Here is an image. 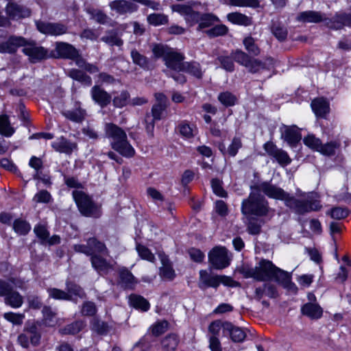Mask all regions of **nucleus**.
Returning <instances> with one entry per match:
<instances>
[{
	"mask_svg": "<svg viewBox=\"0 0 351 351\" xmlns=\"http://www.w3.org/2000/svg\"><path fill=\"white\" fill-rule=\"evenodd\" d=\"M152 52L157 58H162L167 71H182L184 56L172 48L161 44L154 45Z\"/></svg>",
	"mask_w": 351,
	"mask_h": 351,
	"instance_id": "2",
	"label": "nucleus"
},
{
	"mask_svg": "<svg viewBox=\"0 0 351 351\" xmlns=\"http://www.w3.org/2000/svg\"><path fill=\"white\" fill-rule=\"evenodd\" d=\"M251 190H256L259 193L263 192L267 196L285 201L287 199L289 194L284 191L283 189L276 186L272 185L269 182H264L259 184H256L251 186Z\"/></svg>",
	"mask_w": 351,
	"mask_h": 351,
	"instance_id": "8",
	"label": "nucleus"
},
{
	"mask_svg": "<svg viewBox=\"0 0 351 351\" xmlns=\"http://www.w3.org/2000/svg\"><path fill=\"white\" fill-rule=\"evenodd\" d=\"M52 147L58 152L70 154L77 147L75 143H71L64 137L52 144Z\"/></svg>",
	"mask_w": 351,
	"mask_h": 351,
	"instance_id": "28",
	"label": "nucleus"
},
{
	"mask_svg": "<svg viewBox=\"0 0 351 351\" xmlns=\"http://www.w3.org/2000/svg\"><path fill=\"white\" fill-rule=\"evenodd\" d=\"M147 21L154 26L165 25L168 23V16L164 14H151L147 16Z\"/></svg>",
	"mask_w": 351,
	"mask_h": 351,
	"instance_id": "49",
	"label": "nucleus"
},
{
	"mask_svg": "<svg viewBox=\"0 0 351 351\" xmlns=\"http://www.w3.org/2000/svg\"><path fill=\"white\" fill-rule=\"evenodd\" d=\"M105 133L110 139L111 147L124 157H132L135 151L128 141L125 132L118 125L108 123L105 125Z\"/></svg>",
	"mask_w": 351,
	"mask_h": 351,
	"instance_id": "1",
	"label": "nucleus"
},
{
	"mask_svg": "<svg viewBox=\"0 0 351 351\" xmlns=\"http://www.w3.org/2000/svg\"><path fill=\"white\" fill-rule=\"evenodd\" d=\"M250 73H255L261 70L267 69L266 63L259 60L250 58L248 64L245 66Z\"/></svg>",
	"mask_w": 351,
	"mask_h": 351,
	"instance_id": "47",
	"label": "nucleus"
},
{
	"mask_svg": "<svg viewBox=\"0 0 351 351\" xmlns=\"http://www.w3.org/2000/svg\"><path fill=\"white\" fill-rule=\"evenodd\" d=\"M130 97V93L127 90L121 91L119 95L113 98L112 103L114 106L116 108L125 106L129 102Z\"/></svg>",
	"mask_w": 351,
	"mask_h": 351,
	"instance_id": "48",
	"label": "nucleus"
},
{
	"mask_svg": "<svg viewBox=\"0 0 351 351\" xmlns=\"http://www.w3.org/2000/svg\"><path fill=\"white\" fill-rule=\"evenodd\" d=\"M276 267L271 261L262 260L255 267L243 266L239 269V272L245 278H253L258 281H267L273 279Z\"/></svg>",
	"mask_w": 351,
	"mask_h": 351,
	"instance_id": "4",
	"label": "nucleus"
},
{
	"mask_svg": "<svg viewBox=\"0 0 351 351\" xmlns=\"http://www.w3.org/2000/svg\"><path fill=\"white\" fill-rule=\"evenodd\" d=\"M311 108L316 116L320 117H324L329 111L328 103L323 98L313 100Z\"/></svg>",
	"mask_w": 351,
	"mask_h": 351,
	"instance_id": "27",
	"label": "nucleus"
},
{
	"mask_svg": "<svg viewBox=\"0 0 351 351\" xmlns=\"http://www.w3.org/2000/svg\"><path fill=\"white\" fill-rule=\"evenodd\" d=\"M179 339L176 335L171 334L166 336L161 341L164 351H174L178 345Z\"/></svg>",
	"mask_w": 351,
	"mask_h": 351,
	"instance_id": "37",
	"label": "nucleus"
},
{
	"mask_svg": "<svg viewBox=\"0 0 351 351\" xmlns=\"http://www.w3.org/2000/svg\"><path fill=\"white\" fill-rule=\"evenodd\" d=\"M242 147L241 139L239 137H234L230 145L228 146L226 152L232 157L237 155L239 149Z\"/></svg>",
	"mask_w": 351,
	"mask_h": 351,
	"instance_id": "62",
	"label": "nucleus"
},
{
	"mask_svg": "<svg viewBox=\"0 0 351 351\" xmlns=\"http://www.w3.org/2000/svg\"><path fill=\"white\" fill-rule=\"evenodd\" d=\"M218 21H219V18L212 13H201L197 29L202 30V29L209 27Z\"/></svg>",
	"mask_w": 351,
	"mask_h": 351,
	"instance_id": "32",
	"label": "nucleus"
},
{
	"mask_svg": "<svg viewBox=\"0 0 351 351\" xmlns=\"http://www.w3.org/2000/svg\"><path fill=\"white\" fill-rule=\"evenodd\" d=\"M302 313L312 319L320 318L323 313L322 307L316 303L308 302L304 304L301 308Z\"/></svg>",
	"mask_w": 351,
	"mask_h": 351,
	"instance_id": "23",
	"label": "nucleus"
},
{
	"mask_svg": "<svg viewBox=\"0 0 351 351\" xmlns=\"http://www.w3.org/2000/svg\"><path fill=\"white\" fill-rule=\"evenodd\" d=\"M23 302V297L18 292L13 290L5 297V303L12 308L20 307Z\"/></svg>",
	"mask_w": 351,
	"mask_h": 351,
	"instance_id": "39",
	"label": "nucleus"
},
{
	"mask_svg": "<svg viewBox=\"0 0 351 351\" xmlns=\"http://www.w3.org/2000/svg\"><path fill=\"white\" fill-rule=\"evenodd\" d=\"M73 197L80 213L83 215L90 217H99L100 216V210L98 206L84 192L74 191L73 192Z\"/></svg>",
	"mask_w": 351,
	"mask_h": 351,
	"instance_id": "5",
	"label": "nucleus"
},
{
	"mask_svg": "<svg viewBox=\"0 0 351 351\" xmlns=\"http://www.w3.org/2000/svg\"><path fill=\"white\" fill-rule=\"evenodd\" d=\"M232 58L239 64L244 66L245 67L248 64L250 59L251 58L247 53L242 51L241 50H236L231 53Z\"/></svg>",
	"mask_w": 351,
	"mask_h": 351,
	"instance_id": "56",
	"label": "nucleus"
},
{
	"mask_svg": "<svg viewBox=\"0 0 351 351\" xmlns=\"http://www.w3.org/2000/svg\"><path fill=\"white\" fill-rule=\"evenodd\" d=\"M136 250L141 258L149 262H154L155 256L147 247L143 245L138 244L136 245Z\"/></svg>",
	"mask_w": 351,
	"mask_h": 351,
	"instance_id": "63",
	"label": "nucleus"
},
{
	"mask_svg": "<svg viewBox=\"0 0 351 351\" xmlns=\"http://www.w3.org/2000/svg\"><path fill=\"white\" fill-rule=\"evenodd\" d=\"M162 266L160 267V276L165 279L172 280L176 276L175 271L169 260L165 256L160 254Z\"/></svg>",
	"mask_w": 351,
	"mask_h": 351,
	"instance_id": "25",
	"label": "nucleus"
},
{
	"mask_svg": "<svg viewBox=\"0 0 351 351\" xmlns=\"http://www.w3.org/2000/svg\"><path fill=\"white\" fill-rule=\"evenodd\" d=\"M83 326V322L77 321L66 326L64 328H62L60 331L64 335H75L79 332Z\"/></svg>",
	"mask_w": 351,
	"mask_h": 351,
	"instance_id": "53",
	"label": "nucleus"
},
{
	"mask_svg": "<svg viewBox=\"0 0 351 351\" xmlns=\"http://www.w3.org/2000/svg\"><path fill=\"white\" fill-rule=\"evenodd\" d=\"M66 293H69L71 295V299H67V300L74 301L75 302H76V298L83 299L86 297V293L82 289V288L79 285L71 282L67 281L66 282Z\"/></svg>",
	"mask_w": 351,
	"mask_h": 351,
	"instance_id": "30",
	"label": "nucleus"
},
{
	"mask_svg": "<svg viewBox=\"0 0 351 351\" xmlns=\"http://www.w3.org/2000/svg\"><path fill=\"white\" fill-rule=\"evenodd\" d=\"M276 270L274 272L273 279L282 285L285 288L295 293L297 291L296 286L291 281V275L289 273L276 267Z\"/></svg>",
	"mask_w": 351,
	"mask_h": 351,
	"instance_id": "17",
	"label": "nucleus"
},
{
	"mask_svg": "<svg viewBox=\"0 0 351 351\" xmlns=\"http://www.w3.org/2000/svg\"><path fill=\"white\" fill-rule=\"evenodd\" d=\"M269 211L267 201L256 190H252L248 197L242 202L241 212L243 215L261 217L267 215Z\"/></svg>",
	"mask_w": 351,
	"mask_h": 351,
	"instance_id": "3",
	"label": "nucleus"
},
{
	"mask_svg": "<svg viewBox=\"0 0 351 351\" xmlns=\"http://www.w3.org/2000/svg\"><path fill=\"white\" fill-rule=\"evenodd\" d=\"M120 283L126 289H132L137 283L136 279L132 274L125 267H122L119 271Z\"/></svg>",
	"mask_w": 351,
	"mask_h": 351,
	"instance_id": "26",
	"label": "nucleus"
},
{
	"mask_svg": "<svg viewBox=\"0 0 351 351\" xmlns=\"http://www.w3.org/2000/svg\"><path fill=\"white\" fill-rule=\"evenodd\" d=\"M15 284L14 278H10L8 280L0 279V296L5 297L14 289Z\"/></svg>",
	"mask_w": 351,
	"mask_h": 351,
	"instance_id": "57",
	"label": "nucleus"
},
{
	"mask_svg": "<svg viewBox=\"0 0 351 351\" xmlns=\"http://www.w3.org/2000/svg\"><path fill=\"white\" fill-rule=\"evenodd\" d=\"M51 194L46 190H40L33 197V201L36 203L47 204L51 200Z\"/></svg>",
	"mask_w": 351,
	"mask_h": 351,
	"instance_id": "64",
	"label": "nucleus"
},
{
	"mask_svg": "<svg viewBox=\"0 0 351 351\" xmlns=\"http://www.w3.org/2000/svg\"><path fill=\"white\" fill-rule=\"evenodd\" d=\"M228 334L234 342H242L246 337L245 332L232 323L225 322L224 335Z\"/></svg>",
	"mask_w": 351,
	"mask_h": 351,
	"instance_id": "21",
	"label": "nucleus"
},
{
	"mask_svg": "<svg viewBox=\"0 0 351 351\" xmlns=\"http://www.w3.org/2000/svg\"><path fill=\"white\" fill-rule=\"evenodd\" d=\"M211 265L217 269H222L230 265L227 250L223 247H215L208 254Z\"/></svg>",
	"mask_w": 351,
	"mask_h": 351,
	"instance_id": "7",
	"label": "nucleus"
},
{
	"mask_svg": "<svg viewBox=\"0 0 351 351\" xmlns=\"http://www.w3.org/2000/svg\"><path fill=\"white\" fill-rule=\"evenodd\" d=\"M228 31V28L225 25H217L213 27L206 31V34L210 38L221 36L226 35Z\"/></svg>",
	"mask_w": 351,
	"mask_h": 351,
	"instance_id": "52",
	"label": "nucleus"
},
{
	"mask_svg": "<svg viewBox=\"0 0 351 351\" xmlns=\"http://www.w3.org/2000/svg\"><path fill=\"white\" fill-rule=\"evenodd\" d=\"M339 147V144L335 141L328 142L325 144H321L318 152L324 156H332L335 154L336 149Z\"/></svg>",
	"mask_w": 351,
	"mask_h": 351,
	"instance_id": "46",
	"label": "nucleus"
},
{
	"mask_svg": "<svg viewBox=\"0 0 351 351\" xmlns=\"http://www.w3.org/2000/svg\"><path fill=\"white\" fill-rule=\"evenodd\" d=\"M227 19L232 23L239 25L249 26L252 24L251 17L237 12L229 13Z\"/></svg>",
	"mask_w": 351,
	"mask_h": 351,
	"instance_id": "31",
	"label": "nucleus"
},
{
	"mask_svg": "<svg viewBox=\"0 0 351 351\" xmlns=\"http://www.w3.org/2000/svg\"><path fill=\"white\" fill-rule=\"evenodd\" d=\"M303 142L307 147L317 152H318L322 144L320 139L315 137L313 134H308L305 136Z\"/></svg>",
	"mask_w": 351,
	"mask_h": 351,
	"instance_id": "55",
	"label": "nucleus"
},
{
	"mask_svg": "<svg viewBox=\"0 0 351 351\" xmlns=\"http://www.w3.org/2000/svg\"><path fill=\"white\" fill-rule=\"evenodd\" d=\"M90 261L93 268L100 274H106L112 269V265L99 255L92 256Z\"/></svg>",
	"mask_w": 351,
	"mask_h": 351,
	"instance_id": "22",
	"label": "nucleus"
},
{
	"mask_svg": "<svg viewBox=\"0 0 351 351\" xmlns=\"http://www.w3.org/2000/svg\"><path fill=\"white\" fill-rule=\"evenodd\" d=\"M23 52L28 56V59L32 63L38 62L47 57V50L43 47L38 46L34 42H27L26 40Z\"/></svg>",
	"mask_w": 351,
	"mask_h": 351,
	"instance_id": "9",
	"label": "nucleus"
},
{
	"mask_svg": "<svg viewBox=\"0 0 351 351\" xmlns=\"http://www.w3.org/2000/svg\"><path fill=\"white\" fill-rule=\"evenodd\" d=\"M219 101L226 106H232L234 105L237 98L230 92L221 93L218 96Z\"/></svg>",
	"mask_w": 351,
	"mask_h": 351,
	"instance_id": "61",
	"label": "nucleus"
},
{
	"mask_svg": "<svg viewBox=\"0 0 351 351\" xmlns=\"http://www.w3.org/2000/svg\"><path fill=\"white\" fill-rule=\"evenodd\" d=\"M47 291L49 296L53 299L62 300L71 299L70 294L63 290L56 288H48Z\"/></svg>",
	"mask_w": 351,
	"mask_h": 351,
	"instance_id": "54",
	"label": "nucleus"
},
{
	"mask_svg": "<svg viewBox=\"0 0 351 351\" xmlns=\"http://www.w3.org/2000/svg\"><path fill=\"white\" fill-rule=\"evenodd\" d=\"M14 133V129L11 126L7 115L0 116V134L6 137L11 136Z\"/></svg>",
	"mask_w": 351,
	"mask_h": 351,
	"instance_id": "38",
	"label": "nucleus"
},
{
	"mask_svg": "<svg viewBox=\"0 0 351 351\" xmlns=\"http://www.w3.org/2000/svg\"><path fill=\"white\" fill-rule=\"evenodd\" d=\"M45 324L52 326L56 324V314L49 306H45L43 309Z\"/></svg>",
	"mask_w": 351,
	"mask_h": 351,
	"instance_id": "51",
	"label": "nucleus"
},
{
	"mask_svg": "<svg viewBox=\"0 0 351 351\" xmlns=\"http://www.w3.org/2000/svg\"><path fill=\"white\" fill-rule=\"evenodd\" d=\"M219 276H211L206 270L199 271V287L205 289L208 287L217 288L220 285Z\"/></svg>",
	"mask_w": 351,
	"mask_h": 351,
	"instance_id": "20",
	"label": "nucleus"
},
{
	"mask_svg": "<svg viewBox=\"0 0 351 351\" xmlns=\"http://www.w3.org/2000/svg\"><path fill=\"white\" fill-rule=\"evenodd\" d=\"M68 75L74 80H76L84 86H89L92 84L91 77L84 72L78 69H71Z\"/></svg>",
	"mask_w": 351,
	"mask_h": 351,
	"instance_id": "34",
	"label": "nucleus"
},
{
	"mask_svg": "<svg viewBox=\"0 0 351 351\" xmlns=\"http://www.w3.org/2000/svg\"><path fill=\"white\" fill-rule=\"evenodd\" d=\"M101 40L110 46H121L123 45V40L119 38L118 34L114 30H110L106 32V34L104 36Z\"/></svg>",
	"mask_w": 351,
	"mask_h": 351,
	"instance_id": "40",
	"label": "nucleus"
},
{
	"mask_svg": "<svg viewBox=\"0 0 351 351\" xmlns=\"http://www.w3.org/2000/svg\"><path fill=\"white\" fill-rule=\"evenodd\" d=\"M90 95L95 103L102 108L109 105L112 101L110 94L99 85H95L91 88Z\"/></svg>",
	"mask_w": 351,
	"mask_h": 351,
	"instance_id": "13",
	"label": "nucleus"
},
{
	"mask_svg": "<svg viewBox=\"0 0 351 351\" xmlns=\"http://www.w3.org/2000/svg\"><path fill=\"white\" fill-rule=\"evenodd\" d=\"M272 34L280 42L285 41L288 35L287 27L278 21H272L271 25Z\"/></svg>",
	"mask_w": 351,
	"mask_h": 351,
	"instance_id": "33",
	"label": "nucleus"
},
{
	"mask_svg": "<svg viewBox=\"0 0 351 351\" xmlns=\"http://www.w3.org/2000/svg\"><path fill=\"white\" fill-rule=\"evenodd\" d=\"M86 112L81 108H76L73 110H66L63 115L68 119L74 122H81L85 117Z\"/></svg>",
	"mask_w": 351,
	"mask_h": 351,
	"instance_id": "41",
	"label": "nucleus"
},
{
	"mask_svg": "<svg viewBox=\"0 0 351 351\" xmlns=\"http://www.w3.org/2000/svg\"><path fill=\"white\" fill-rule=\"evenodd\" d=\"M131 57L133 62L141 68L147 69L149 67V60L145 56L140 53L136 49L131 51Z\"/></svg>",
	"mask_w": 351,
	"mask_h": 351,
	"instance_id": "43",
	"label": "nucleus"
},
{
	"mask_svg": "<svg viewBox=\"0 0 351 351\" xmlns=\"http://www.w3.org/2000/svg\"><path fill=\"white\" fill-rule=\"evenodd\" d=\"M88 244L89 245V248L91 250L90 256H95V253H102L106 255L108 254V251L105 244L98 241L96 238L93 237L88 239Z\"/></svg>",
	"mask_w": 351,
	"mask_h": 351,
	"instance_id": "36",
	"label": "nucleus"
},
{
	"mask_svg": "<svg viewBox=\"0 0 351 351\" xmlns=\"http://www.w3.org/2000/svg\"><path fill=\"white\" fill-rule=\"evenodd\" d=\"M281 137L285 141L292 147L296 146L298 143L301 140V135L299 129L295 126L283 125Z\"/></svg>",
	"mask_w": 351,
	"mask_h": 351,
	"instance_id": "15",
	"label": "nucleus"
},
{
	"mask_svg": "<svg viewBox=\"0 0 351 351\" xmlns=\"http://www.w3.org/2000/svg\"><path fill=\"white\" fill-rule=\"evenodd\" d=\"M285 204L291 209H293L296 213L300 215L311 211H317L322 208V205L318 200H299L290 195H289L287 199H286Z\"/></svg>",
	"mask_w": 351,
	"mask_h": 351,
	"instance_id": "6",
	"label": "nucleus"
},
{
	"mask_svg": "<svg viewBox=\"0 0 351 351\" xmlns=\"http://www.w3.org/2000/svg\"><path fill=\"white\" fill-rule=\"evenodd\" d=\"M296 20L301 23H318L327 20L326 14L321 12L308 10L300 12Z\"/></svg>",
	"mask_w": 351,
	"mask_h": 351,
	"instance_id": "16",
	"label": "nucleus"
},
{
	"mask_svg": "<svg viewBox=\"0 0 351 351\" xmlns=\"http://www.w3.org/2000/svg\"><path fill=\"white\" fill-rule=\"evenodd\" d=\"M36 27L40 32L51 36H60L67 33L68 31V27L60 23L37 21Z\"/></svg>",
	"mask_w": 351,
	"mask_h": 351,
	"instance_id": "12",
	"label": "nucleus"
},
{
	"mask_svg": "<svg viewBox=\"0 0 351 351\" xmlns=\"http://www.w3.org/2000/svg\"><path fill=\"white\" fill-rule=\"evenodd\" d=\"M228 3L237 7L257 8L259 5L258 0H228Z\"/></svg>",
	"mask_w": 351,
	"mask_h": 351,
	"instance_id": "59",
	"label": "nucleus"
},
{
	"mask_svg": "<svg viewBox=\"0 0 351 351\" xmlns=\"http://www.w3.org/2000/svg\"><path fill=\"white\" fill-rule=\"evenodd\" d=\"M173 12H178L182 16L189 26H193L198 23L200 18V12L195 11L191 5L186 4H176L171 6Z\"/></svg>",
	"mask_w": 351,
	"mask_h": 351,
	"instance_id": "10",
	"label": "nucleus"
},
{
	"mask_svg": "<svg viewBox=\"0 0 351 351\" xmlns=\"http://www.w3.org/2000/svg\"><path fill=\"white\" fill-rule=\"evenodd\" d=\"M26 40L21 36H11L8 40L3 43L5 53H14L20 47L25 46Z\"/></svg>",
	"mask_w": 351,
	"mask_h": 351,
	"instance_id": "24",
	"label": "nucleus"
},
{
	"mask_svg": "<svg viewBox=\"0 0 351 351\" xmlns=\"http://www.w3.org/2000/svg\"><path fill=\"white\" fill-rule=\"evenodd\" d=\"M243 45L245 49L254 56H258L260 53V49L255 44L254 39L252 37H247L243 40Z\"/></svg>",
	"mask_w": 351,
	"mask_h": 351,
	"instance_id": "58",
	"label": "nucleus"
},
{
	"mask_svg": "<svg viewBox=\"0 0 351 351\" xmlns=\"http://www.w3.org/2000/svg\"><path fill=\"white\" fill-rule=\"evenodd\" d=\"M30 225L25 221L18 219L13 223V229L19 234H26L30 230Z\"/></svg>",
	"mask_w": 351,
	"mask_h": 351,
	"instance_id": "50",
	"label": "nucleus"
},
{
	"mask_svg": "<svg viewBox=\"0 0 351 351\" xmlns=\"http://www.w3.org/2000/svg\"><path fill=\"white\" fill-rule=\"evenodd\" d=\"M263 148L267 154L274 158L281 166L285 167L291 162V159L288 154L283 149L278 148L273 142L268 141L265 143Z\"/></svg>",
	"mask_w": 351,
	"mask_h": 351,
	"instance_id": "11",
	"label": "nucleus"
},
{
	"mask_svg": "<svg viewBox=\"0 0 351 351\" xmlns=\"http://www.w3.org/2000/svg\"><path fill=\"white\" fill-rule=\"evenodd\" d=\"M225 322L221 320H215L212 322L208 327V337H219L220 330H223L224 334Z\"/></svg>",
	"mask_w": 351,
	"mask_h": 351,
	"instance_id": "44",
	"label": "nucleus"
},
{
	"mask_svg": "<svg viewBox=\"0 0 351 351\" xmlns=\"http://www.w3.org/2000/svg\"><path fill=\"white\" fill-rule=\"evenodd\" d=\"M232 56H221L217 58V61H218L221 67L228 72H232L234 69V64L232 60Z\"/></svg>",
	"mask_w": 351,
	"mask_h": 351,
	"instance_id": "60",
	"label": "nucleus"
},
{
	"mask_svg": "<svg viewBox=\"0 0 351 351\" xmlns=\"http://www.w3.org/2000/svg\"><path fill=\"white\" fill-rule=\"evenodd\" d=\"M342 16V13H337L332 18H327V20L324 21V22H326V26L330 29H341L344 27Z\"/></svg>",
	"mask_w": 351,
	"mask_h": 351,
	"instance_id": "42",
	"label": "nucleus"
},
{
	"mask_svg": "<svg viewBox=\"0 0 351 351\" xmlns=\"http://www.w3.org/2000/svg\"><path fill=\"white\" fill-rule=\"evenodd\" d=\"M87 12L90 15L92 19L100 24H106L108 22V16L100 10L88 8Z\"/></svg>",
	"mask_w": 351,
	"mask_h": 351,
	"instance_id": "45",
	"label": "nucleus"
},
{
	"mask_svg": "<svg viewBox=\"0 0 351 351\" xmlns=\"http://www.w3.org/2000/svg\"><path fill=\"white\" fill-rule=\"evenodd\" d=\"M182 71L186 72L197 79H202L204 71L199 63L192 62H184Z\"/></svg>",
	"mask_w": 351,
	"mask_h": 351,
	"instance_id": "29",
	"label": "nucleus"
},
{
	"mask_svg": "<svg viewBox=\"0 0 351 351\" xmlns=\"http://www.w3.org/2000/svg\"><path fill=\"white\" fill-rule=\"evenodd\" d=\"M5 12L8 19L12 20H19L23 18L28 17L30 15L29 9L19 5L16 3H8L5 7Z\"/></svg>",
	"mask_w": 351,
	"mask_h": 351,
	"instance_id": "14",
	"label": "nucleus"
},
{
	"mask_svg": "<svg viewBox=\"0 0 351 351\" xmlns=\"http://www.w3.org/2000/svg\"><path fill=\"white\" fill-rule=\"evenodd\" d=\"M56 51L59 57L71 60L76 57L78 51L72 45L64 42L56 43Z\"/></svg>",
	"mask_w": 351,
	"mask_h": 351,
	"instance_id": "19",
	"label": "nucleus"
},
{
	"mask_svg": "<svg viewBox=\"0 0 351 351\" xmlns=\"http://www.w3.org/2000/svg\"><path fill=\"white\" fill-rule=\"evenodd\" d=\"M110 9L119 14L130 13L137 10V6L133 3L125 0H115L110 2Z\"/></svg>",
	"mask_w": 351,
	"mask_h": 351,
	"instance_id": "18",
	"label": "nucleus"
},
{
	"mask_svg": "<svg viewBox=\"0 0 351 351\" xmlns=\"http://www.w3.org/2000/svg\"><path fill=\"white\" fill-rule=\"evenodd\" d=\"M130 304L132 306L142 311H147L149 308V303L143 297L132 294L129 298Z\"/></svg>",
	"mask_w": 351,
	"mask_h": 351,
	"instance_id": "35",
	"label": "nucleus"
}]
</instances>
